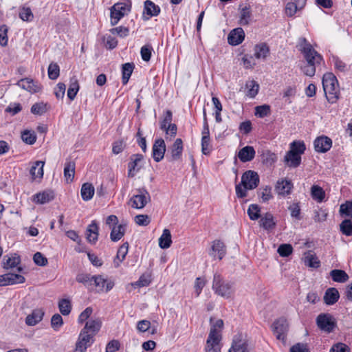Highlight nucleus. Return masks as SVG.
<instances>
[{
    "label": "nucleus",
    "instance_id": "f257e3e1",
    "mask_svg": "<svg viewBox=\"0 0 352 352\" xmlns=\"http://www.w3.org/2000/svg\"><path fill=\"white\" fill-rule=\"evenodd\" d=\"M300 51L305 60V65L300 67L301 71L305 76H314L316 67L324 62L322 55L313 48V45H303Z\"/></svg>",
    "mask_w": 352,
    "mask_h": 352
},
{
    "label": "nucleus",
    "instance_id": "f03ea898",
    "mask_svg": "<svg viewBox=\"0 0 352 352\" xmlns=\"http://www.w3.org/2000/svg\"><path fill=\"white\" fill-rule=\"evenodd\" d=\"M322 87L329 102H336L340 96V87L336 76L331 72H327L322 77Z\"/></svg>",
    "mask_w": 352,
    "mask_h": 352
},
{
    "label": "nucleus",
    "instance_id": "7ed1b4c3",
    "mask_svg": "<svg viewBox=\"0 0 352 352\" xmlns=\"http://www.w3.org/2000/svg\"><path fill=\"white\" fill-rule=\"evenodd\" d=\"M212 289L223 298H228L233 293L232 284L223 280L219 274H214L212 282Z\"/></svg>",
    "mask_w": 352,
    "mask_h": 352
},
{
    "label": "nucleus",
    "instance_id": "20e7f679",
    "mask_svg": "<svg viewBox=\"0 0 352 352\" xmlns=\"http://www.w3.org/2000/svg\"><path fill=\"white\" fill-rule=\"evenodd\" d=\"M131 8L130 0H124L122 2L115 3L111 8V22L115 25L124 16L126 15Z\"/></svg>",
    "mask_w": 352,
    "mask_h": 352
},
{
    "label": "nucleus",
    "instance_id": "39448f33",
    "mask_svg": "<svg viewBox=\"0 0 352 352\" xmlns=\"http://www.w3.org/2000/svg\"><path fill=\"white\" fill-rule=\"evenodd\" d=\"M318 327L327 333L334 331L337 326L336 318L330 314H320L316 318Z\"/></svg>",
    "mask_w": 352,
    "mask_h": 352
},
{
    "label": "nucleus",
    "instance_id": "423d86ee",
    "mask_svg": "<svg viewBox=\"0 0 352 352\" xmlns=\"http://www.w3.org/2000/svg\"><path fill=\"white\" fill-rule=\"evenodd\" d=\"M136 194L130 199L131 207L135 209H142L151 201L149 192L144 188L135 190Z\"/></svg>",
    "mask_w": 352,
    "mask_h": 352
},
{
    "label": "nucleus",
    "instance_id": "0eeeda50",
    "mask_svg": "<svg viewBox=\"0 0 352 352\" xmlns=\"http://www.w3.org/2000/svg\"><path fill=\"white\" fill-rule=\"evenodd\" d=\"M272 327L276 338L285 342L287 333L289 330V324L287 320L285 318H280L273 322Z\"/></svg>",
    "mask_w": 352,
    "mask_h": 352
},
{
    "label": "nucleus",
    "instance_id": "6e6552de",
    "mask_svg": "<svg viewBox=\"0 0 352 352\" xmlns=\"http://www.w3.org/2000/svg\"><path fill=\"white\" fill-rule=\"evenodd\" d=\"M250 351L247 336L243 333L235 335L228 352H250Z\"/></svg>",
    "mask_w": 352,
    "mask_h": 352
},
{
    "label": "nucleus",
    "instance_id": "1a4fd4ad",
    "mask_svg": "<svg viewBox=\"0 0 352 352\" xmlns=\"http://www.w3.org/2000/svg\"><path fill=\"white\" fill-rule=\"evenodd\" d=\"M259 184V177L253 170H247L241 177V184L245 189L252 190L256 188Z\"/></svg>",
    "mask_w": 352,
    "mask_h": 352
},
{
    "label": "nucleus",
    "instance_id": "9d476101",
    "mask_svg": "<svg viewBox=\"0 0 352 352\" xmlns=\"http://www.w3.org/2000/svg\"><path fill=\"white\" fill-rule=\"evenodd\" d=\"M16 85L32 94L38 93L42 89V86L38 82L34 81L30 78L21 79L17 82Z\"/></svg>",
    "mask_w": 352,
    "mask_h": 352
},
{
    "label": "nucleus",
    "instance_id": "9b49d317",
    "mask_svg": "<svg viewBox=\"0 0 352 352\" xmlns=\"http://www.w3.org/2000/svg\"><path fill=\"white\" fill-rule=\"evenodd\" d=\"M92 285H94L98 292L110 291L114 283L113 281L104 278L102 275L93 276Z\"/></svg>",
    "mask_w": 352,
    "mask_h": 352
},
{
    "label": "nucleus",
    "instance_id": "f8f14e48",
    "mask_svg": "<svg viewBox=\"0 0 352 352\" xmlns=\"http://www.w3.org/2000/svg\"><path fill=\"white\" fill-rule=\"evenodd\" d=\"M143 160V155L141 154H133L130 157V162L128 164V177H133L140 170L141 166L139 163Z\"/></svg>",
    "mask_w": 352,
    "mask_h": 352
},
{
    "label": "nucleus",
    "instance_id": "ddd939ff",
    "mask_svg": "<svg viewBox=\"0 0 352 352\" xmlns=\"http://www.w3.org/2000/svg\"><path fill=\"white\" fill-rule=\"evenodd\" d=\"M166 151V144L164 140L162 138L155 141L153 146V157L157 162H160L164 156Z\"/></svg>",
    "mask_w": 352,
    "mask_h": 352
},
{
    "label": "nucleus",
    "instance_id": "4468645a",
    "mask_svg": "<svg viewBox=\"0 0 352 352\" xmlns=\"http://www.w3.org/2000/svg\"><path fill=\"white\" fill-rule=\"evenodd\" d=\"M314 148L318 153L327 152L332 146V140L327 136H320L314 141Z\"/></svg>",
    "mask_w": 352,
    "mask_h": 352
},
{
    "label": "nucleus",
    "instance_id": "2eb2a0df",
    "mask_svg": "<svg viewBox=\"0 0 352 352\" xmlns=\"http://www.w3.org/2000/svg\"><path fill=\"white\" fill-rule=\"evenodd\" d=\"M212 318H210V323H212ZM223 327V321L221 319L217 320L214 323L211 324V327L208 339L210 340H221V331Z\"/></svg>",
    "mask_w": 352,
    "mask_h": 352
},
{
    "label": "nucleus",
    "instance_id": "dca6fc26",
    "mask_svg": "<svg viewBox=\"0 0 352 352\" xmlns=\"http://www.w3.org/2000/svg\"><path fill=\"white\" fill-rule=\"evenodd\" d=\"M226 250L224 243L220 240H215L212 242L211 249L210 250L209 254L211 256H218L219 260H221L226 255Z\"/></svg>",
    "mask_w": 352,
    "mask_h": 352
},
{
    "label": "nucleus",
    "instance_id": "f3484780",
    "mask_svg": "<svg viewBox=\"0 0 352 352\" xmlns=\"http://www.w3.org/2000/svg\"><path fill=\"white\" fill-rule=\"evenodd\" d=\"M160 12V8L153 1L146 0L144 1L143 17L147 20L151 16H157Z\"/></svg>",
    "mask_w": 352,
    "mask_h": 352
},
{
    "label": "nucleus",
    "instance_id": "a211bd4d",
    "mask_svg": "<svg viewBox=\"0 0 352 352\" xmlns=\"http://www.w3.org/2000/svg\"><path fill=\"white\" fill-rule=\"evenodd\" d=\"M245 38V32L241 28L232 30L228 34V44H241Z\"/></svg>",
    "mask_w": 352,
    "mask_h": 352
},
{
    "label": "nucleus",
    "instance_id": "6ab92c4d",
    "mask_svg": "<svg viewBox=\"0 0 352 352\" xmlns=\"http://www.w3.org/2000/svg\"><path fill=\"white\" fill-rule=\"evenodd\" d=\"M3 260L4 269L9 270L16 267L17 272H21L23 270L21 267L18 266L21 263V258L16 254H14L7 258L6 256H5Z\"/></svg>",
    "mask_w": 352,
    "mask_h": 352
},
{
    "label": "nucleus",
    "instance_id": "aec40b11",
    "mask_svg": "<svg viewBox=\"0 0 352 352\" xmlns=\"http://www.w3.org/2000/svg\"><path fill=\"white\" fill-rule=\"evenodd\" d=\"M101 325L100 319H91L86 322L82 330L94 336L100 331Z\"/></svg>",
    "mask_w": 352,
    "mask_h": 352
},
{
    "label": "nucleus",
    "instance_id": "412c9836",
    "mask_svg": "<svg viewBox=\"0 0 352 352\" xmlns=\"http://www.w3.org/2000/svg\"><path fill=\"white\" fill-rule=\"evenodd\" d=\"M340 294L338 289L335 287L328 288L324 295L323 299L326 305H332L338 302Z\"/></svg>",
    "mask_w": 352,
    "mask_h": 352
},
{
    "label": "nucleus",
    "instance_id": "4be33fe9",
    "mask_svg": "<svg viewBox=\"0 0 352 352\" xmlns=\"http://www.w3.org/2000/svg\"><path fill=\"white\" fill-rule=\"evenodd\" d=\"M98 230L96 221H92L86 230V238L89 243L92 244L96 243L98 237Z\"/></svg>",
    "mask_w": 352,
    "mask_h": 352
},
{
    "label": "nucleus",
    "instance_id": "5701e85b",
    "mask_svg": "<svg viewBox=\"0 0 352 352\" xmlns=\"http://www.w3.org/2000/svg\"><path fill=\"white\" fill-rule=\"evenodd\" d=\"M306 3V0H294L289 2L285 7V14L288 16H292L298 10L302 9Z\"/></svg>",
    "mask_w": 352,
    "mask_h": 352
},
{
    "label": "nucleus",
    "instance_id": "b1692460",
    "mask_svg": "<svg viewBox=\"0 0 352 352\" xmlns=\"http://www.w3.org/2000/svg\"><path fill=\"white\" fill-rule=\"evenodd\" d=\"M44 316V311L41 309H36L29 314L25 318V323L28 326H34L42 320Z\"/></svg>",
    "mask_w": 352,
    "mask_h": 352
},
{
    "label": "nucleus",
    "instance_id": "393cba45",
    "mask_svg": "<svg viewBox=\"0 0 352 352\" xmlns=\"http://www.w3.org/2000/svg\"><path fill=\"white\" fill-rule=\"evenodd\" d=\"M256 152L252 146H246L239 151L238 157L242 162H247L252 160Z\"/></svg>",
    "mask_w": 352,
    "mask_h": 352
},
{
    "label": "nucleus",
    "instance_id": "a878e982",
    "mask_svg": "<svg viewBox=\"0 0 352 352\" xmlns=\"http://www.w3.org/2000/svg\"><path fill=\"white\" fill-rule=\"evenodd\" d=\"M183 151V142L182 139L177 138L175 140L171 148V155L169 159V161H176L178 160L181 156Z\"/></svg>",
    "mask_w": 352,
    "mask_h": 352
},
{
    "label": "nucleus",
    "instance_id": "bb28decb",
    "mask_svg": "<svg viewBox=\"0 0 352 352\" xmlns=\"http://www.w3.org/2000/svg\"><path fill=\"white\" fill-rule=\"evenodd\" d=\"M44 165L45 162L43 161H36L34 162L30 170V173L33 180H36V179H41L43 178Z\"/></svg>",
    "mask_w": 352,
    "mask_h": 352
},
{
    "label": "nucleus",
    "instance_id": "cd10ccee",
    "mask_svg": "<svg viewBox=\"0 0 352 352\" xmlns=\"http://www.w3.org/2000/svg\"><path fill=\"white\" fill-rule=\"evenodd\" d=\"M285 162L289 167L296 168L301 163L300 155L289 151L285 156Z\"/></svg>",
    "mask_w": 352,
    "mask_h": 352
},
{
    "label": "nucleus",
    "instance_id": "c85d7f7f",
    "mask_svg": "<svg viewBox=\"0 0 352 352\" xmlns=\"http://www.w3.org/2000/svg\"><path fill=\"white\" fill-rule=\"evenodd\" d=\"M293 187L292 183L287 179L278 181L276 186V190L279 195H285L290 193Z\"/></svg>",
    "mask_w": 352,
    "mask_h": 352
},
{
    "label": "nucleus",
    "instance_id": "c756f323",
    "mask_svg": "<svg viewBox=\"0 0 352 352\" xmlns=\"http://www.w3.org/2000/svg\"><path fill=\"white\" fill-rule=\"evenodd\" d=\"M259 223L260 226L265 230H272L276 226V222L274 220V217L270 212H266L261 217Z\"/></svg>",
    "mask_w": 352,
    "mask_h": 352
},
{
    "label": "nucleus",
    "instance_id": "7c9ffc66",
    "mask_svg": "<svg viewBox=\"0 0 352 352\" xmlns=\"http://www.w3.org/2000/svg\"><path fill=\"white\" fill-rule=\"evenodd\" d=\"M126 224H120L111 228L110 238L112 241H118L124 235L126 232Z\"/></svg>",
    "mask_w": 352,
    "mask_h": 352
},
{
    "label": "nucleus",
    "instance_id": "2f4dec72",
    "mask_svg": "<svg viewBox=\"0 0 352 352\" xmlns=\"http://www.w3.org/2000/svg\"><path fill=\"white\" fill-rule=\"evenodd\" d=\"M134 68L133 63H126L122 65V82L123 85L128 83Z\"/></svg>",
    "mask_w": 352,
    "mask_h": 352
},
{
    "label": "nucleus",
    "instance_id": "473e14b6",
    "mask_svg": "<svg viewBox=\"0 0 352 352\" xmlns=\"http://www.w3.org/2000/svg\"><path fill=\"white\" fill-rule=\"evenodd\" d=\"M54 199V195L52 192H42L35 194L33 196V201L36 204H44L50 202Z\"/></svg>",
    "mask_w": 352,
    "mask_h": 352
},
{
    "label": "nucleus",
    "instance_id": "72a5a7b5",
    "mask_svg": "<svg viewBox=\"0 0 352 352\" xmlns=\"http://www.w3.org/2000/svg\"><path fill=\"white\" fill-rule=\"evenodd\" d=\"M329 274L332 280L337 283H343L346 282L349 278V275L342 270H332Z\"/></svg>",
    "mask_w": 352,
    "mask_h": 352
},
{
    "label": "nucleus",
    "instance_id": "f704fd0d",
    "mask_svg": "<svg viewBox=\"0 0 352 352\" xmlns=\"http://www.w3.org/2000/svg\"><path fill=\"white\" fill-rule=\"evenodd\" d=\"M95 189L94 186L90 183H85L82 184L80 190L82 199L84 201L90 200L94 195Z\"/></svg>",
    "mask_w": 352,
    "mask_h": 352
},
{
    "label": "nucleus",
    "instance_id": "c9c22d12",
    "mask_svg": "<svg viewBox=\"0 0 352 352\" xmlns=\"http://www.w3.org/2000/svg\"><path fill=\"white\" fill-rule=\"evenodd\" d=\"M172 243L171 234L168 229H164L163 233L159 239V246L162 249L168 248Z\"/></svg>",
    "mask_w": 352,
    "mask_h": 352
},
{
    "label": "nucleus",
    "instance_id": "e433bc0d",
    "mask_svg": "<svg viewBox=\"0 0 352 352\" xmlns=\"http://www.w3.org/2000/svg\"><path fill=\"white\" fill-rule=\"evenodd\" d=\"M75 174V163L72 161L67 162L64 167V177L67 182L73 181Z\"/></svg>",
    "mask_w": 352,
    "mask_h": 352
},
{
    "label": "nucleus",
    "instance_id": "4c0bfd02",
    "mask_svg": "<svg viewBox=\"0 0 352 352\" xmlns=\"http://www.w3.org/2000/svg\"><path fill=\"white\" fill-rule=\"evenodd\" d=\"M252 16L250 6H245L240 10V24L246 25L249 23Z\"/></svg>",
    "mask_w": 352,
    "mask_h": 352
},
{
    "label": "nucleus",
    "instance_id": "58836bf2",
    "mask_svg": "<svg viewBox=\"0 0 352 352\" xmlns=\"http://www.w3.org/2000/svg\"><path fill=\"white\" fill-rule=\"evenodd\" d=\"M79 84L78 82V80L76 78H72L70 80V84L69 87L67 90V97L71 100H73L78 90H79Z\"/></svg>",
    "mask_w": 352,
    "mask_h": 352
},
{
    "label": "nucleus",
    "instance_id": "ea45409f",
    "mask_svg": "<svg viewBox=\"0 0 352 352\" xmlns=\"http://www.w3.org/2000/svg\"><path fill=\"white\" fill-rule=\"evenodd\" d=\"M311 195L312 198L318 202H322L325 197L324 190L317 185H314L311 188Z\"/></svg>",
    "mask_w": 352,
    "mask_h": 352
},
{
    "label": "nucleus",
    "instance_id": "a19ab883",
    "mask_svg": "<svg viewBox=\"0 0 352 352\" xmlns=\"http://www.w3.org/2000/svg\"><path fill=\"white\" fill-rule=\"evenodd\" d=\"M245 87L248 89L247 93L248 96L253 98L257 95L259 89V85L257 82L253 80H249L246 82Z\"/></svg>",
    "mask_w": 352,
    "mask_h": 352
},
{
    "label": "nucleus",
    "instance_id": "79ce46f5",
    "mask_svg": "<svg viewBox=\"0 0 352 352\" xmlns=\"http://www.w3.org/2000/svg\"><path fill=\"white\" fill-rule=\"evenodd\" d=\"M7 279V285H14L17 283H23L25 280L24 276L20 274L8 273L6 274Z\"/></svg>",
    "mask_w": 352,
    "mask_h": 352
},
{
    "label": "nucleus",
    "instance_id": "37998d69",
    "mask_svg": "<svg viewBox=\"0 0 352 352\" xmlns=\"http://www.w3.org/2000/svg\"><path fill=\"white\" fill-rule=\"evenodd\" d=\"M47 111V103L43 102H36L34 104L30 109L32 113L34 115L41 116Z\"/></svg>",
    "mask_w": 352,
    "mask_h": 352
},
{
    "label": "nucleus",
    "instance_id": "c03bdc74",
    "mask_svg": "<svg viewBox=\"0 0 352 352\" xmlns=\"http://www.w3.org/2000/svg\"><path fill=\"white\" fill-rule=\"evenodd\" d=\"M220 341L216 340L207 339L206 351V352H221Z\"/></svg>",
    "mask_w": 352,
    "mask_h": 352
},
{
    "label": "nucleus",
    "instance_id": "a18cd8bd",
    "mask_svg": "<svg viewBox=\"0 0 352 352\" xmlns=\"http://www.w3.org/2000/svg\"><path fill=\"white\" fill-rule=\"evenodd\" d=\"M340 230L345 236L352 235V221L351 219H344L340 224Z\"/></svg>",
    "mask_w": 352,
    "mask_h": 352
},
{
    "label": "nucleus",
    "instance_id": "49530a36",
    "mask_svg": "<svg viewBox=\"0 0 352 352\" xmlns=\"http://www.w3.org/2000/svg\"><path fill=\"white\" fill-rule=\"evenodd\" d=\"M22 140L28 144H34L36 140V135L34 131L25 130L21 133Z\"/></svg>",
    "mask_w": 352,
    "mask_h": 352
},
{
    "label": "nucleus",
    "instance_id": "de8ad7c7",
    "mask_svg": "<svg viewBox=\"0 0 352 352\" xmlns=\"http://www.w3.org/2000/svg\"><path fill=\"white\" fill-rule=\"evenodd\" d=\"M260 208L256 204H251L248 209V214L251 220L255 221L261 217Z\"/></svg>",
    "mask_w": 352,
    "mask_h": 352
},
{
    "label": "nucleus",
    "instance_id": "09e8293b",
    "mask_svg": "<svg viewBox=\"0 0 352 352\" xmlns=\"http://www.w3.org/2000/svg\"><path fill=\"white\" fill-rule=\"evenodd\" d=\"M270 52L268 45H255L254 56L256 58H265Z\"/></svg>",
    "mask_w": 352,
    "mask_h": 352
},
{
    "label": "nucleus",
    "instance_id": "8fccbe9b",
    "mask_svg": "<svg viewBox=\"0 0 352 352\" xmlns=\"http://www.w3.org/2000/svg\"><path fill=\"white\" fill-rule=\"evenodd\" d=\"M58 308L63 316H67L71 312L72 305L67 299H62L58 302Z\"/></svg>",
    "mask_w": 352,
    "mask_h": 352
},
{
    "label": "nucleus",
    "instance_id": "3c124183",
    "mask_svg": "<svg viewBox=\"0 0 352 352\" xmlns=\"http://www.w3.org/2000/svg\"><path fill=\"white\" fill-rule=\"evenodd\" d=\"M341 215L352 219V200L342 204L340 208Z\"/></svg>",
    "mask_w": 352,
    "mask_h": 352
},
{
    "label": "nucleus",
    "instance_id": "603ef678",
    "mask_svg": "<svg viewBox=\"0 0 352 352\" xmlns=\"http://www.w3.org/2000/svg\"><path fill=\"white\" fill-rule=\"evenodd\" d=\"M331 60L333 63L334 67L336 70L341 72H344L346 70V64L344 63L338 56H332Z\"/></svg>",
    "mask_w": 352,
    "mask_h": 352
},
{
    "label": "nucleus",
    "instance_id": "864d4df0",
    "mask_svg": "<svg viewBox=\"0 0 352 352\" xmlns=\"http://www.w3.org/2000/svg\"><path fill=\"white\" fill-rule=\"evenodd\" d=\"M306 149L305 144L303 142L300 141H294L290 144V151L295 152L296 153H299V155L302 154Z\"/></svg>",
    "mask_w": 352,
    "mask_h": 352
},
{
    "label": "nucleus",
    "instance_id": "5fc2aeb1",
    "mask_svg": "<svg viewBox=\"0 0 352 352\" xmlns=\"http://www.w3.org/2000/svg\"><path fill=\"white\" fill-rule=\"evenodd\" d=\"M93 276L88 274H79L76 276L78 283H83L86 287L92 286Z\"/></svg>",
    "mask_w": 352,
    "mask_h": 352
},
{
    "label": "nucleus",
    "instance_id": "6e6d98bb",
    "mask_svg": "<svg viewBox=\"0 0 352 352\" xmlns=\"http://www.w3.org/2000/svg\"><path fill=\"white\" fill-rule=\"evenodd\" d=\"M270 113V107L263 104L255 107V115L259 118H264Z\"/></svg>",
    "mask_w": 352,
    "mask_h": 352
},
{
    "label": "nucleus",
    "instance_id": "4d7b16f0",
    "mask_svg": "<svg viewBox=\"0 0 352 352\" xmlns=\"http://www.w3.org/2000/svg\"><path fill=\"white\" fill-rule=\"evenodd\" d=\"M305 262L311 267L318 268L320 267V261L318 258L314 254L310 253L305 256Z\"/></svg>",
    "mask_w": 352,
    "mask_h": 352
},
{
    "label": "nucleus",
    "instance_id": "13d9d810",
    "mask_svg": "<svg viewBox=\"0 0 352 352\" xmlns=\"http://www.w3.org/2000/svg\"><path fill=\"white\" fill-rule=\"evenodd\" d=\"M63 324L62 316L58 314H55L52 316L51 319V326L54 330L58 331Z\"/></svg>",
    "mask_w": 352,
    "mask_h": 352
},
{
    "label": "nucleus",
    "instance_id": "bf43d9fd",
    "mask_svg": "<svg viewBox=\"0 0 352 352\" xmlns=\"http://www.w3.org/2000/svg\"><path fill=\"white\" fill-rule=\"evenodd\" d=\"M59 66L56 63H51L48 67V76L52 80H56L59 76Z\"/></svg>",
    "mask_w": 352,
    "mask_h": 352
},
{
    "label": "nucleus",
    "instance_id": "052dcab7",
    "mask_svg": "<svg viewBox=\"0 0 352 352\" xmlns=\"http://www.w3.org/2000/svg\"><path fill=\"white\" fill-rule=\"evenodd\" d=\"M151 276L149 274H142L139 280L135 282L133 285L138 287L148 286L151 283Z\"/></svg>",
    "mask_w": 352,
    "mask_h": 352
},
{
    "label": "nucleus",
    "instance_id": "680f3d73",
    "mask_svg": "<svg viewBox=\"0 0 352 352\" xmlns=\"http://www.w3.org/2000/svg\"><path fill=\"white\" fill-rule=\"evenodd\" d=\"M328 213L326 210L318 208L314 210V219L316 222H322L327 219Z\"/></svg>",
    "mask_w": 352,
    "mask_h": 352
},
{
    "label": "nucleus",
    "instance_id": "e2e57ef3",
    "mask_svg": "<svg viewBox=\"0 0 352 352\" xmlns=\"http://www.w3.org/2000/svg\"><path fill=\"white\" fill-rule=\"evenodd\" d=\"M292 246L290 244H281L278 248V253L281 256H288L292 253Z\"/></svg>",
    "mask_w": 352,
    "mask_h": 352
},
{
    "label": "nucleus",
    "instance_id": "0e129e2a",
    "mask_svg": "<svg viewBox=\"0 0 352 352\" xmlns=\"http://www.w3.org/2000/svg\"><path fill=\"white\" fill-rule=\"evenodd\" d=\"M19 16L24 21H30L33 19V14L29 8H23L19 11Z\"/></svg>",
    "mask_w": 352,
    "mask_h": 352
},
{
    "label": "nucleus",
    "instance_id": "69168bd1",
    "mask_svg": "<svg viewBox=\"0 0 352 352\" xmlns=\"http://www.w3.org/2000/svg\"><path fill=\"white\" fill-rule=\"evenodd\" d=\"M113 36H119L120 37H125L129 34V30L127 28L120 26L118 28H112L110 30Z\"/></svg>",
    "mask_w": 352,
    "mask_h": 352
},
{
    "label": "nucleus",
    "instance_id": "338daca9",
    "mask_svg": "<svg viewBox=\"0 0 352 352\" xmlns=\"http://www.w3.org/2000/svg\"><path fill=\"white\" fill-rule=\"evenodd\" d=\"M135 222L138 226H146L150 223L151 219L147 214H138L135 217Z\"/></svg>",
    "mask_w": 352,
    "mask_h": 352
},
{
    "label": "nucleus",
    "instance_id": "774afa93",
    "mask_svg": "<svg viewBox=\"0 0 352 352\" xmlns=\"http://www.w3.org/2000/svg\"><path fill=\"white\" fill-rule=\"evenodd\" d=\"M330 352H350V348L342 342H338L332 346Z\"/></svg>",
    "mask_w": 352,
    "mask_h": 352
}]
</instances>
